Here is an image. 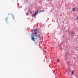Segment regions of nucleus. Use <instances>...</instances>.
Returning <instances> with one entry per match:
<instances>
[{"instance_id":"nucleus-1","label":"nucleus","mask_w":78,"mask_h":78,"mask_svg":"<svg viewBox=\"0 0 78 78\" xmlns=\"http://www.w3.org/2000/svg\"><path fill=\"white\" fill-rule=\"evenodd\" d=\"M34 36H36L35 35H33L31 36V39L32 41H33L34 42H35V40H34Z\"/></svg>"},{"instance_id":"nucleus-2","label":"nucleus","mask_w":78,"mask_h":78,"mask_svg":"<svg viewBox=\"0 0 78 78\" xmlns=\"http://www.w3.org/2000/svg\"><path fill=\"white\" fill-rule=\"evenodd\" d=\"M38 12H39V10H37V12L35 13L34 14L33 16H32V17H34L36 16V15H37V14H38Z\"/></svg>"},{"instance_id":"nucleus-3","label":"nucleus","mask_w":78,"mask_h":78,"mask_svg":"<svg viewBox=\"0 0 78 78\" xmlns=\"http://www.w3.org/2000/svg\"><path fill=\"white\" fill-rule=\"evenodd\" d=\"M71 36H74V34H75V32L73 31L71 32Z\"/></svg>"},{"instance_id":"nucleus-4","label":"nucleus","mask_w":78,"mask_h":78,"mask_svg":"<svg viewBox=\"0 0 78 78\" xmlns=\"http://www.w3.org/2000/svg\"><path fill=\"white\" fill-rule=\"evenodd\" d=\"M37 30H34V32L35 34H37Z\"/></svg>"},{"instance_id":"nucleus-5","label":"nucleus","mask_w":78,"mask_h":78,"mask_svg":"<svg viewBox=\"0 0 78 78\" xmlns=\"http://www.w3.org/2000/svg\"><path fill=\"white\" fill-rule=\"evenodd\" d=\"M45 12V10H42L40 11V12Z\"/></svg>"},{"instance_id":"nucleus-6","label":"nucleus","mask_w":78,"mask_h":78,"mask_svg":"<svg viewBox=\"0 0 78 78\" xmlns=\"http://www.w3.org/2000/svg\"><path fill=\"white\" fill-rule=\"evenodd\" d=\"M38 37V38H39V37H40V36H39V35H38V37L37 36H36V39H37V37Z\"/></svg>"},{"instance_id":"nucleus-7","label":"nucleus","mask_w":78,"mask_h":78,"mask_svg":"<svg viewBox=\"0 0 78 78\" xmlns=\"http://www.w3.org/2000/svg\"><path fill=\"white\" fill-rule=\"evenodd\" d=\"M76 9H75V8H74L73 9H72V10L73 11H75Z\"/></svg>"},{"instance_id":"nucleus-8","label":"nucleus","mask_w":78,"mask_h":78,"mask_svg":"<svg viewBox=\"0 0 78 78\" xmlns=\"http://www.w3.org/2000/svg\"><path fill=\"white\" fill-rule=\"evenodd\" d=\"M59 62V59H57V62L58 63V62Z\"/></svg>"},{"instance_id":"nucleus-9","label":"nucleus","mask_w":78,"mask_h":78,"mask_svg":"<svg viewBox=\"0 0 78 78\" xmlns=\"http://www.w3.org/2000/svg\"><path fill=\"white\" fill-rule=\"evenodd\" d=\"M73 73H74V71H73L72 72V75H73Z\"/></svg>"},{"instance_id":"nucleus-10","label":"nucleus","mask_w":78,"mask_h":78,"mask_svg":"<svg viewBox=\"0 0 78 78\" xmlns=\"http://www.w3.org/2000/svg\"><path fill=\"white\" fill-rule=\"evenodd\" d=\"M5 20L6 21H7V20H8V17H6L5 18Z\"/></svg>"},{"instance_id":"nucleus-11","label":"nucleus","mask_w":78,"mask_h":78,"mask_svg":"<svg viewBox=\"0 0 78 78\" xmlns=\"http://www.w3.org/2000/svg\"><path fill=\"white\" fill-rule=\"evenodd\" d=\"M78 19V17H77L76 18V20H77Z\"/></svg>"},{"instance_id":"nucleus-12","label":"nucleus","mask_w":78,"mask_h":78,"mask_svg":"<svg viewBox=\"0 0 78 78\" xmlns=\"http://www.w3.org/2000/svg\"><path fill=\"white\" fill-rule=\"evenodd\" d=\"M76 9L77 10H78V7H77L76 8Z\"/></svg>"},{"instance_id":"nucleus-13","label":"nucleus","mask_w":78,"mask_h":78,"mask_svg":"<svg viewBox=\"0 0 78 78\" xmlns=\"http://www.w3.org/2000/svg\"><path fill=\"white\" fill-rule=\"evenodd\" d=\"M29 12L30 13V14H32V12L30 11Z\"/></svg>"},{"instance_id":"nucleus-14","label":"nucleus","mask_w":78,"mask_h":78,"mask_svg":"<svg viewBox=\"0 0 78 78\" xmlns=\"http://www.w3.org/2000/svg\"><path fill=\"white\" fill-rule=\"evenodd\" d=\"M60 17H62V15L61 14L60 15Z\"/></svg>"},{"instance_id":"nucleus-15","label":"nucleus","mask_w":78,"mask_h":78,"mask_svg":"<svg viewBox=\"0 0 78 78\" xmlns=\"http://www.w3.org/2000/svg\"><path fill=\"white\" fill-rule=\"evenodd\" d=\"M10 14H11L9 13V14H8V15H9H9H10Z\"/></svg>"},{"instance_id":"nucleus-16","label":"nucleus","mask_w":78,"mask_h":78,"mask_svg":"<svg viewBox=\"0 0 78 78\" xmlns=\"http://www.w3.org/2000/svg\"><path fill=\"white\" fill-rule=\"evenodd\" d=\"M11 15L12 16V17H13V15H12V14H11Z\"/></svg>"},{"instance_id":"nucleus-17","label":"nucleus","mask_w":78,"mask_h":78,"mask_svg":"<svg viewBox=\"0 0 78 78\" xmlns=\"http://www.w3.org/2000/svg\"><path fill=\"white\" fill-rule=\"evenodd\" d=\"M35 30H37V28H36Z\"/></svg>"},{"instance_id":"nucleus-18","label":"nucleus","mask_w":78,"mask_h":78,"mask_svg":"<svg viewBox=\"0 0 78 78\" xmlns=\"http://www.w3.org/2000/svg\"><path fill=\"white\" fill-rule=\"evenodd\" d=\"M35 44H36V45H37V44L36 43V42H35Z\"/></svg>"},{"instance_id":"nucleus-19","label":"nucleus","mask_w":78,"mask_h":78,"mask_svg":"<svg viewBox=\"0 0 78 78\" xmlns=\"http://www.w3.org/2000/svg\"><path fill=\"white\" fill-rule=\"evenodd\" d=\"M28 14V13H26V14Z\"/></svg>"},{"instance_id":"nucleus-20","label":"nucleus","mask_w":78,"mask_h":78,"mask_svg":"<svg viewBox=\"0 0 78 78\" xmlns=\"http://www.w3.org/2000/svg\"><path fill=\"white\" fill-rule=\"evenodd\" d=\"M68 30H69V28H68Z\"/></svg>"}]
</instances>
